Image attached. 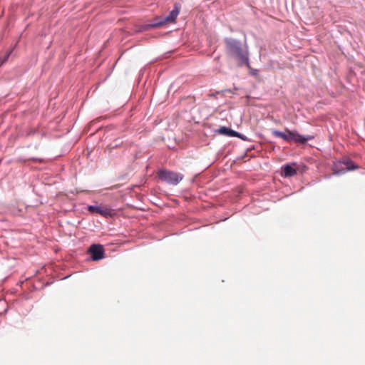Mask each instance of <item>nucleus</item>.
Returning <instances> with one entry per match:
<instances>
[{"mask_svg": "<svg viewBox=\"0 0 365 365\" xmlns=\"http://www.w3.org/2000/svg\"><path fill=\"white\" fill-rule=\"evenodd\" d=\"M88 210L91 212H96L102 216L108 217L111 215V210L107 207H101L98 206L90 205Z\"/></svg>", "mask_w": 365, "mask_h": 365, "instance_id": "0eeeda50", "label": "nucleus"}, {"mask_svg": "<svg viewBox=\"0 0 365 365\" xmlns=\"http://www.w3.org/2000/svg\"><path fill=\"white\" fill-rule=\"evenodd\" d=\"M356 168H357V167L354 165V163L351 160H344L334 163L333 171L334 174L339 175Z\"/></svg>", "mask_w": 365, "mask_h": 365, "instance_id": "7ed1b4c3", "label": "nucleus"}, {"mask_svg": "<svg viewBox=\"0 0 365 365\" xmlns=\"http://www.w3.org/2000/svg\"><path fill=\"white\" fill-rule=\"evenodd\" d=\"M217 133L221 135H228V136H231V137H235V136L240 137V135L237 132L232 130L227 127L220 128L217 130Z\"/></svg>", "mask_w": 365, "mask_h": 365, "instance_id": "6e6552de", "label": "nucleus"}, {"mask_svg": "<svg viewBox=\"0 0 365 365\" xmlns=\"http://www.w3.org/2000/svg\"><path fill=\"white\" fill-rule=\"evenodd\" d=\"M283 172L285 177H292L297 174L296 169L290 165H286L283 168Z\"/></svg>", "mask_w": 365, "mask_h": 365, "instance_id": "1a4fd4ad", "label": "nucleus"}, {"mask_svg": "<svg viewBox=\"0 0 365 365\" xmlns=\"http://www.w3.org/2000/svg\"><path fill=\"white\" fill-rule=\"evenodd\" d=\"M88 251L91 254L93 260H99L103 257L104 250L102 245H92Z\"/></svg>", "mask_w": 365, "mask_h": 365, "instance_id": "423d86ee", "label": "nucleus"}, {"mask_svg": "<svg viewBox=\"0 0 365 365\" xmlns=\"http://www.w3.org/2000/svg\"><path fill=\"white\" fill-rule=\"evenodd\" d=\"M225 43L228 53L236 58L240 66L249 65L248 52L243 49L238 41L227 38Z\"/></svg>", "mask_w": 365, "mask_h": 365, "instance_id": "f257e3e1", "label": "nucleus"}, {"mask_svg": "<svg viewBox=\"0 0 365 365\" xmlns=\"http://www.w3.org/2000/svg\"><path fill=\"white\" fill-rule=\"evenodd\" d=\"M158 177L161 180L172 185H177L183 178L182 175L167 170L159 171Z\"/></svg>", "mask_w": 365, "mask_h": 365, "instance_id": "f03ea898", "label": "nucleus"}, {"mask_svg": "<svg viewBox=\"0 0 365 365\" xmlns=\"http://www.w3.org/2000/svg\"><path fill=\"white\" fill-rule=\"evenodd\" d=\"M181 6L178 3L174 4V9L170 11V14L163 19V20L157 22L154 26H160L167 23H174L180 13Z\"/></svg>", "mask_w": 365, "mask_h": 365, "instance_id": "39448f33", "label": "nucleus"}, {"mask_svg": "<svg viewBox=\"0 0 365 365\" xmlns=\"http://www.w3.org/2000/svg\"><path fill=\"white\" fill-rule=\"evenodd\" d=\"M11 51L7 52L4 56H0V66H1L9 58Z\"/></svg>", "mask_w": 365, "mask_h": 365, "instance_id": "9b49d317", "label": "nucleus"}, {"mask_svg": "<svg viewBox=\"0 0 365 365\" xmlns=\"http://www.w3.org/2000/svg\"><path fill=\"white\" fill-rule=\"evenodd\" d=\"M272 133L275 137L282 138L287 142L289 141V138H287V132H286L285 130L284 132H281L279 130H273L272 131Z\"/></svg>", "mask_w": 365, "mask_h": 365, "instance_id": "9d476101", "label": "nucleus"}, {"mask_svg": "<svg viewBox=\"0 0 365 365\" xmlns=\"http://www.w3.org/2000/svg\"><path fill=\"white\" fill-rule=\"evenodd\" d=\"M285 131L287 132V138H289V143L294 141L295 143L304 144L308 140L313 139V136L312 135L303 136L299 134L297 131L290 130L287 128H285Z\"/></svg>", "mask_w": 365, "mask_h": 365, "instance_id": "20e7f679", "label": "nucleus"}]
</instances>
